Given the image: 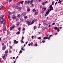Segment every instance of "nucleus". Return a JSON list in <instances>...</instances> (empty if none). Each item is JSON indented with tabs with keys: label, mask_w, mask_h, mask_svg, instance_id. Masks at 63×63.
Returning <instances> with one entry per match:
<instances>
[{
	"label": "nucleus",
	"mask_w": 63,
	"mask_h": 63,
	"mask_svg": "<svg viewBox=\"0 0 63 63\" xmlns=\"http://www.w3.org/2000/svg\"><path fill=\"white\" fill-rule=\"evenodd\" d=\"M49 13V9L48 10V11L47 12H46V14H47V15H48Z\"/></svg>",
	"instance_id": "obj_7"
},
{
	"label": "nucleus",
	"mask_w": 63,
	"mask_h": 63,
	"mask_svg": "<svg viewBox=\"0 0 63 63\" xmlns=\"http://www.w3.org/2000/svg\"><path fill=\"white\" fill-rule=\"evenodd\" d=\"M4 17V15H2L1 17H0V18L1 19H2Z\"/></svg>",
	"instance_id": "obj_13"
},
{
	"label": "nucleus",
	"mask_w": 63,
	"mask_h": 63,
	"mask_svg": "<svg viewBox=\"0 0 63 63\" xmlns=\"http://www.w3.org/2000/svg\"><path fill=\"white\" fill-rule=\"evenodd\" d=\"M54 29L55 30H57L58 29V28L57 27H54Z\"/></svg>",
	"instance_id": "obj_16"
},
{
	"label": "nucleus",
	"mask_w": 63,
	"mask_h": 63,
	"mask_svg": "<svg viewBox=\"0 0 63 63\" xmlns=\"http://www.w3.org/2000/svg\"><path fill=\"white\" fill-rule=\"evenodd\" d=\"M36 29V26H34V29L35 30Z\"/></svg>",
	"instance_id": "obj_49"
},
{
	"label": "nucleus",
	"mask_w": 63,
	"mask_h": 63,
	"mask_svg": "<svg viewBox=\"0 0 63 63\" xmlns=\"http://www.w3.org/2000/svg\"><path fill=\"white\" fill-rule=\"evenodd\" d=\"M38 14V12H35L34 14L35 15H37Z\"/></svg>",
	"instance_id": "obj_29"
},
{
	"label": "nucleus",
	"mask_w": 63,
	"mask_h": 63,
	"mask_svg": "<svg viewBox=\"0 0 63 63\" xmlns=\"http://www.w3.org/2000/svg\"><path fill=\"white\" fill-rule=\"evenodd\" d=\"M55 24L54 23H53L52 24L53 25H55Z\"/></svg>",
	"instance_id": "obj_56"
},
{
	"label": "nucleus",
	"mask_w": 63,
	"mask_h": 63,
	"mask_svg": "<svg viewBox=\"0 0 63 63\" xmlns=\"http://www.w3.org/2000/svg\"><path fill=\"white\" fill-rule=\"evenodd\" d=\"M46 21H47V20H44L43 22L44 23H46Z\"/></svg>",
	"instance_id": "obj_39"
},
{
	"label": "nucleus",
	"mask_w": 63,
	"mask_h": 63,
	"mask_svg": "<svg viewBox=\"0 0 63 63\" xmlns=\"http://www.w3.org/2000/svg\"><path fill=\"white\" fill-rule=\"evenodd\" d=\"M6 47H7V46L6 45H4L3 47H2V50H5V49H6Z\"/></svg>",
	"instance_id": "obj_2"
},
{
	"label": "nucleus",
	"mask_w": 63,
	"mask_h": 63,
	"mask_svg": "<svg viewBox=\"0 0 63 63\" xmlns=\"http://www.w3.org/2000/svg\"><path fill=\"white\" fill-rule=\"evenodd\" d=\"M23 19H20V21H21V22H22V21H23Z\"/></svg>",
	"instance_id": "obj_28"
},
{
	"label": "nucleus",
	"mask_w": 63,
	"mask_h": 63,
	"mask_svg": "<svg viewBox=\"0 0 63 63\" xmlns=\"http://www.w3.org/2000/svg\"><path fill=\"white\" fill-rule=\"evenodd\" d=\"M27 1H25V4H26V3H27Z\"/></svg>",
	"instance_id": "obj_55"
},
{
	"label": "nucleus",
	"mask_w": 63,
	"mask_h": 63,
	"mask_svg": "<svg viewBox=\"0 0 63 63\" xmlns=\"http://www.w3.org/2000/svg\"><path fill=\"white\" fill-rule=\"evenodd\" d=\"M26 23L27 24H28L30 25L31 24V22L30 21H29L28 20H27Z\"/></svg>",
	"instance_id": "obj_1"
},
{
	"label": "nucleus",
	"mask_w": 63,
	"mask_h": 63,
	"mask_svg": "<svg viewBox=\"0 0 63 63\" xmlns=\"http://www.w3.org/2000/svg\"><path fill=\"white\" fill-rule=\"evenodd\" d=\"M5 55H6V54L7 55V51H5Z\"/></svg>",
	"instance_id": "obj_23"
},
{
	"label": "nucleus",
	"mask_w": 63,
	"mask_h": 63,
	"mask_svg": "<svg viewBox=\"0 0 63 63\" xmlns=\"http://www.w3.org/2000/svg\"><path fill=\"white\" fill-rule=\"evenodd\" d=\"M12 1V0H10L9 2H11Z\"/></svg>",
	"instance_id": "obj_64"
},
{
	"label": "nucleus",
	"mask_w": 63,
	"mask_h": 63,
	"mask_svg": "<svg viewBox=\"0 0 63 63\" xmlns=\"http://www.w3.org/2000/svg\"><path fill=\"white\" fill-rule=\"evenodd\" d=\"M22 52V50H21L19 51V53H21Z\"/></svg>",
	"instance_id": "obj_35"
},
{
	"label": "nucleus",
	"mask_w": 63,
	"mask_h": 63,
	"mask_svg": "<svg viewBox=\"0 0 63 63\" xmlns=\"http://www.w3.org/2000/svg\"><path fill=\"white\" fill-rule=\"evenodd\" d=\"M19 23H17L16 25H19Z\"/></svg>",
	"instance_id": "obj_50"
},
{
	"label": "nucleus",
	"mask_w": 63,
	"mask_h": 63,
	"mask_svg": "<svg viewBox=\"0 0 63 63\" xmlns=\"http://www.w3.org/2000/svg\"><path fill=\"white\" fill-rule=\"evenodd\" d=\"M49 9V11H53V7L50 8Z\"/></svg>",
	"instance_id": "obj_11"
},
{
	"label": "nucleus",
	"mask_w": 63,
	"mask_h": 63,
	"mask_svg": "<svg viewBox=\"0 0 63 63\" xmlns=\"http://www.w3.org/2000/svg\"><path fill=\"white\" fill-rule=\"evenodd\" d=\"M26 15V13H23L21 14V16H24Z\"/></svg>",
	"instance_id": "obj_6"
},
{
	"label": "nucleus",
	"mask_w": 63,
	"mask_h": 63,
	"mask_svg": "<svg viewBox=\"0 0 63 63\" xmlns=\"http://www.w3.org/2000/svg\"><path fill=\"white\" fill-rule=\"evenodd\" d=\"M4 19H2V21H1L0 23V24H2V23H3V24H5V21H4Z\"/></svg>",
	"instance_id": "obj_4"
},
{
	"label": "nucleus",
	"mask_w": 63,
	"mask_h": 63,
	"mask_svg": "<svg viewBox=\"0 0 63 63\" xmlns=\"http://www.w3.org/2000/svg\"><path fill=\"white\" fill-rule=\"evenodd\" d=\"M45 2H43L42 3V5H46V4H45Z\"/></svg>",
	"instance_id": "obj_34"
},
{
	"label": "nucleus",
	"mask_w": 63,
	"mask_h": 63,
	"mask_svg": "<svg viewBox=\"0 0 63 63\" xmlns=\"http://www.w3.org/2000/svg\"><path fill=\"white\" fill-rule=\"evenodd\" d=\"M46 10H47V8H44V11H45Z\"/></svg>",
	"instance_id": "obj_40"
},
{
	"label": "nucleus",
	"mask_w": 63,
	"mask_h": 63,
	"mask_svg": "<svg viewBox=\"0 0 63 63\" xmlns=\"http://www.w3.org/2000/svg\"><path fill=\"white\" fill-rule=\"evenodd\" d=\"M13 19H15L16 18V17L14 16H12Z\"/></svg>",
	"instance_id": "obj_12"
},
{
	"label": "nucleus",
	"mask_w": 63,
	"mask_h": 63,
	"mask_svg": "<svg viewBox=\"0 0 63 63\" xmlns=\"http://www.w3.org/2000/svg\"><path fill=\"white\" fill-rule=\"evenodd\" d=\"M28 43V42H26V45H27V44Z\"/></svg>",
	"instance_id": "obj_60"
},
{
	"label": "nucleus",
	"mask_w": 63,
	"mask_h": 63,
	"mask_svg": "<svg viewBox=\"0 0 63 63\" xmlns=\"http://www.w3.org/2000/svg\"><path fill=\"white\" fill-rule=\"evenodd\" d=\"M52 5H51L50 6H49V8H52Z\"/></svg>",
	"instance_id": "obj_21"
},
{
	"label": "nucleus",
	"mask_w": 63,
	"mask_h": 63,
	"mask_svg": "<svg viewBox=\"0 0 63 63\" xmlns=\"http://www.w3.org/2000/svg\"><path fill=\"white\" fill-rule=\"evenodd\" d=\"M25 30V28H24L23 29V31H24V30Z\"/></svg>",
	"instance_id": "obj_53"
},
{
	"label": "nucleus",
	"mask_w": 63,
	"mask_h": 63,
	"mask_svg": "<svg viewBox=\"0 0 63 63\" xmlns=\"http://www.w3.org/2000/svg\"><path fill=\"white\" fill-rule=\"evenodd\" d=\"M11 14V13L10 12L8 11V15H10Z\"/></svg>",
	"instance_id": "obj_20"
},
{
	"label": "nucleus",
	"mask_w": 63,
	"mask_h": 63,
	"mask_svg": "<svg viewBox=\"0 0 63 63\" xmlns=\"http://www.w3.org/2000/svg\"><path fill=\"white\" fill-rule=\"evenodd\" d=\"M19 4H20V3L19 2H18L16 4L17 6H18V5H19Z\"/></svg>",
	"instance_id": "obj_22"
},
{
	"label": "nucleus",
	"mask_w": 63,
	"mask_h": 63,
	"mask_svg": "<svg viewBox=\"0 0 63 63\" xmlns=\"http://www.w3.org/2000/svg\"><path fill=\"white\" fill-rule=\"evenodd\" d=\"M8 18L9 19L10 18H11V17L9 15L8 16Z\"/></svg>",
	"instance_id": "obj_37"
},
{
	"label": "nucleus",
	"mask_w": 63,
	"mask_h": 63,
	"mask_svg": "<svg viewBox=\"0 0 63 63\" xmlns=\"http://www.w3.org/2000/svg\"><path fill=\"white\" fill-rule=\"evenodd\" d=\"M21 28L20 27L18 28V30H19V31H20V29H21Z\"/></svg>",
	"instance_id": "obj_31"
},
{
	"label": "nucleus",
	"mask_w": 63,
	"mask_h": 63,
	"mask_svg": "<svg viewBox=\"0 0 63 63\" xmlns=\"http://www.w3.org/2000/svg\"><path fill=\"white\" fill-rule=\"evenodd\" d=\"M4 44H5L4 43H3L2 44V45L3 46H4Z\"/></svg>",
	"instance_id": "obj_51"
},
{
	"label": "nucleus",
	"mask_w": 63,
	"mask_h": 63,
	"mask_svg": "<svg viewBox=\"0 0 63 63\" xmlns=\"http://www.w3.org/2000/svg\"><path fill=\"white\" fill-rule=\"evenodd\" d=\"M21 48L22 49H23V48H24V47L23 46H22L21 47Z\"/></svg>",
	"instance_id": "obj_30"
},
{
	"label": "nucleus",
	"mask_w": 63,
	"mask_h": 63,
	"mask_svg": "<svg viewBox=\"0 0 63 63\" xmlns=\"http://www.w3.org/2000/svg\"><path fill=\"white\" fill-rule=\"evenodd\" d=\"M9 47L10 48H12V46H9Z\"/></svg>",
	"instance_id": "obj_58"
},
{
	"label": "nucleus",
	"mask_w": 63,
	"mask_h": 63,
	"mask_svg": "<svg viewBox=\"0 0 63 63\" xmlns=\"http://www.w3.org/2000/svg\"><path fill=\"white\" fill-rule=\"evenodd\" d=\"M34 22V21L33 20L32 21V22L31 24H33V23Z\"/></svg>",
	"instance_id": "obj_32"
},
{
	"label": "nucleus",
	"mask_w": 63,
	"mask_h": 63,
	"mask_svg": "<svg viewBox=\"0 0 63 63\" xmlns=\"http://www.w3.org/2000/svg\"><path fill=\"white\" fill-rule=\"evenodd\" d=\"M38 12V10L37 9L35 10V12Z\"/></svg>",
	"instance_id": "obj_46"
},
{
	"label": "nucleus",
	"mask_w": 63,
	"mask_h": 63,
	"mask_svg": "<svg viewBox=\"0 0 63 63\" xmlns=\"http://www.w3.org/2000/svg\"><path fill=\"white\" fill-rule=\"evenodd\" d=\"M16 9H18V6H16Z\"/></svg>",
	"instance_id": "obj_25"
},
{
	"label": "nucleus",
	"mask_w": 63,
	"mask_h": 63,
	"mask_svg": "<svg viewBox=\"0 0 63 63\" xmlns=\"http://www.w3.org/2000/svg\"><path fill=\"white\" fill-rule=\"evenodd\" d=\"M35 9H33L32 10V11L33 12H35Z\"/></svg>",
	"instance_id": "obj_36"
},
{
	"label": "nucleus",
	"mask_w": 63,
	"mask_h": 63,
	"mask_svg": "<svg viewBox=\"0 0 63 63\" xmlns=\"http://www.w3.org/2000/svg\"><path fill=\"white\" fill-rule=\"evenodd\" d=\"M42 5H41L40 7V9H41L42 8Z\"/></svg>",
	"instance_id": "obj_48"
},
{
	"label": "nucleus",
	"mask_w": 63,
	"mask_h": 63,
	"mask_svg": "<svg viewBox=\"0 0 63 63\" xmlns=\"http://www.w3.org/2000/svg\"><path fill=\"white\" fill-rule=\"evenodd\" d=\"M6 26L4 27L3 28V32H4V31H6Z\"/></svg>",
	"instance_id": "obj_10"
},
{
	"label": "nucleus",
	"mask_w": 63,
	"mask_h": 63,
	"mask_svg": "<svg viewBox=\"0 0 63 63\" xmlns=\"http://www.w3.org/2000/svg\"><path fill=\"white\" fill-rule=\"evenodd\" d=\"M23 1H22L21 2V4H23Z\"/></svg>",
	"instance_id": "obj_52"
},
{
	"label": "nucleus",
	"mask_w": 63,
	"mask_h": 63,
	"mask_svg": "<svg viewBox=\"0 0 63 63\" xmlns=\"http://www.w3.org/2000/svg\"><path fill=\"white\" fill-rule=\"evenodd\" d=\"M57 31L58 32H59V31H60V30L59 29V28L58 29Z\"/></svg>",
	"instance_id": "obj_42"
},
{
	"label": "nucleus",
	"mask_w": 63,
	"mask_h": 63,
	"mask_svg": "<svg viewBox=\"0 0 63 63\" xmlns=\"http://www.w3.org/2000/svg\"><path fill=\"white\" fill-rule=\"evenodd\" d=\"M27 4H29V3H30V1H28L27 2Z\"/></svg>",
	"instance_id": "obj_38"
},
{
	"label": "nucleus",
	"mask_w": 63,
	"mask_h": 63,
	"mask_svg": "<svg viewBox=\"0 0 63 63\" xmlns=\"http://www.w3.org/2000/svg\"><path fill=\"white\" fill-rule=\"evenodd\" d=\"M18 10H21V7H19V8H18Z\"/></svg>",
	"instance_id": "obj_18"
},
{
	"label": "nucleus",
	"mask_w": 63,
	"mask_h": 63,
	"mask_svg": "<svg viewBox=\"0 0 63 63\" xmlns=\"http://www.w3.org/2000/svg\"><path fill=\"white\" fill-rule=\"evenodd\" d=\"M14 43L15 44H17L18 43V41H16V40H15L14 41Z\"/></svg>",
	"instance_id": "obj_8"
},
{
	"label": "nucleus",
	"mask_w": 63,
	"mask_h": 63,
	"mask_svg": "<svg viewBox=\"0 0 63 63\" xmlns=\"http://www.w3.org/2000/svg\"><path fill=\"white\" fill-rule=\"evenodd\" d=\"M57 4V2H56L55 3V5H56Z\"/></svg>",
	"instance_id": "obj_59"
},
{
	"label": "nucleus",
	"mask_w": 63,
	"mask_h": 63,
	"mask_svg": "<svg viewBox=\"0 0 63 63\" xmlns=\"http://www.w3.org/2000/svg\"><path fill=\"white\" fill-rule=\"evenodd\" d=\"M44 11L43 10L41 12L42 14H43V13H44Z\"/></svg>",
	"instance_id": "obj_47"
},
{
	"label": "nucleus",
	"mask_w": 63,
	"mask_h": 63,
	"mask_svg": "<svg viewBox=\"0 0 63 63\" xmlns=\"http://www.w3.org/2000/svg\"><path fill=\"white\" fill-rule=\"evenodd\" d=\"M52 36V35H50L49 36V37H51Z\"/></svg>",
	"instance_id": "obj_63"
},
{
	"label": "nucleus",
	"mask_w": 63,
	"mask_h": 63,
	"mask_svg": "<svg viewBox=\"0 0 63 63\" xmlns=\"http://www.w3.org/2000/svg\"><path fill=\"white\" fill-rule=\"evenodd\" d=\"M48 40H50V37H48Z\"/></svg>",
	"instance_id": "obj_54"
},
{
	"label": "nucleus",
	"mask_w": 63,
	"mask_h": 63,
	"mask_svg": "<svg viewBox=\"0 0 63 63\" xmlns=\"http://www.w3.org/2000/svg\"><path fill=\"white\" fill-rule=\"evenodd\" d=\"M15 25H13L12 26V27H11L10 29V30H12V29L13 28H15Z\"/></svg>",
	"instance_id": "obj_5"
},
{
	"label": "nucleus",
	"mask_w": 63,
	"mask_h": 63,
	"mask_svg": "<svg viewBox=\"0 0 63 63\" xmlns=\"http://www.w3.org/2000/svg\"><path fill=\"white\" fill-rule=\"evenodd\" d=\"M44 39L46 40V39H48V37H44Z\"/></svg>",
	"instance_id": "obj_19"
},
{
	"label": "nucleus",
	"mask_w": 63,
	"mask_h": 63,
	"mask_svg": "<svg viewBox=\"0 0 63 63\" xmlns=\"http://www.w3.org/2000/svg\"><path fill=\"white\" fill-rule=\"evenodd\" d=\"M7 55H5L4 54H3L2 55V57L3 59H4V58H5V57L6 56H7Z\"/></svg>",
	"instance_id": "obj_3"
},
{
	"label": "nucleus",
	"mask_w": 63,
	"mask_h": 63,
	"mask_svg": "<svg viewBox=\"0 0 63 63\" xmlns=\"http://www.w3.org/2000/svg\"><path fill=\"white\" fill-rule=\"evenodd\" d=\"M12 7H13V8H15V7H16V5H12Z\"/></svg>",
	"instance_id": "obj_17"
},
{
	"label": "nucleus",
	"mask_w": 63,
	"mask_h": 63,
	"mask_svg": "<svg viewBox=\"0 0 63 63\" xmlns=\"http://www.w3.org/2000/svg\"><path fill=\"white\" fill-rule=\"evenodd\" d=\"M27 12H29L30 11V9L28 7H27Z\"/></svg>",
	"instance_id": "obj_9"
},
{
	"label": "nucleus",
	"mask_w": 63,
	"mask_h": 63,
	"mask_svg": "<svg viewBox=\"0 0 63 63\" xmlns=\"http://www.w3.org/2000/svg\"><path fill=\"white\" fill-rule=\"evenodd\" d=\"M32 7H34V4H32Z\"/></svg>",
	"instance_id": "obj_45"
},
{
	"label": "nucleus",
	"mask_w": 63,
	"mask_h": 63,
	"mask_svg": "<svg viewBox=\"0 0 63 63\" xmlns=\"http://www.w3.org/2000/svg\"><path fill=\"white\" fill-rule=\"evenodd\" d=\"M24 38V37H23L22 36V40H23V39Z\"/></svg>",
	"instance_id": "obj_57"
},
{
	"label": "nucleus",
	"mask_w": 63,
	"mask_h": 63,
	"mask_svg": "<svg viewBox=\"0 0 63 63\" xmlns=\"http://www.w3.org/2000/svg\"><path fill=\"white\" fill-rule=\"evenodd\" d=\"M0 7H1V8H4V5H1V6Z\"/></svg>",
	"instance_id": "obj_27"
},
{
	"label": "nucleus",
	"mask_w": 63,
	"mask_h": 63,
	"mask_svg": "<svg viewBox=\"0 0 63 63\" xmlns=\"http://www.w3.org/2000/svg\"><path fill=\"white\" fill-rule=\"evenodd\" d=\"M24 17L26 19V18H27V16H25Z\"/></svg>",
	"instance_id": "obj_26"
},
{
	"label": "nucleus",
	"mask_w": 63,
	"mask_h": 63,
	"mask_svg": "<svg viewBox=\"0 0 63 63\" xmlns=\"http://www.w3.org/2000/svg\"><path fill=\"white\" fill-rule=\"evenodd\" d=\"M38 39L39 40H41V39H42V38H41V37H39L38 38Z\"/></svg>",
	"instance_id": "obj_41"
},
{
	"label": "nucleus",
	"mask_w": 63,
	"mask_h": 63,
	"mask_svg": "<svg viewBox=\"0 0 63 63\" xmlns=\"http://www.w3.org/2000/svg\"><path fill=\"white\" fill-rule=\"evenodd\" d=\"M9 53H11V52H12V51L11 50H9Z\"/></svg>",
	"instance_id": "obj_43"
},
{
	"label": "nucleus",
	"mask_w": 63,
	"mask_h": 63,
	"mask_svg": "<svg viewBox=\"0 0 63 63\" xmlns=\"http://www.w3.org/2000/svg\"><path fill=\"white\" fill-rule=\"evenodd\" d=\"M33 3V0H32L31 1H30V4H32Z\"/></svg>",
	"instance_id": "obj_14"
},
{
	"label": "nucleus",
	"mask_w": 63,
	"mask_h": 63,
	"mask_svg": "<svg viewBox=\"0 0 63 63\" xmlns=\"http://www.w3.org/2000/svg\"><path fill=\"white\" fill-rule=\"evenodd\" d=\"M30 44L31 45H33V43H31Z\"/></svg>",
	"instance_id": "obj_62"
},
{
	"label": "nucleus",
	"mask_w": 63,
	"mask_h": 63,
	"mask_svg": "<svg viewBox=\"0 0 63 63\" xmlns=\"http://www.w3.org/2000/svg\"><path fill=\"white\" fill-rule=\"evenodd\" d=\"M20 33V32L19 31H18L16 33V34L18 35V34H19Z\"/></svg>",
	"instance_id": "obj_15"
},
{
	"label": "nucleus",
	"mask_w": 63,
	"mask_h": 63,
	"mask_svg": "<svg viewBox=\"0 0 63 63\" xmlns=\"http://www.w3.org/2000/svg\"><path fill=\"white\" fill-rule=\"evenodd\" d=\"M42 43H45V41L44 40H43L42 41Z\"/></svg>",
	"instance_id": "obj_44"
},
{
	"label": "nucleus",
	"mask_w": 63,
	"mask_h": 63,
	"mask_svg": "<svg viewBox=\"0 0 63 63\" xmlns=\"http://www.w3.org/2000/svg\"><path fill=\"white\" fill-rule=\"evenodd\" d=\"M54 1H53L52 2V5H54Z\"/></svg>",
	"instance_id": "obj_33"
},
{
	"label": "nucleus",
	"mask_w": 63,
	"mask_h": 63,
	"mask_svg": "<svg viewBox=\"0 0 63 63\" xmlns=\"http://www.w3.org/2000/svg\"><path fill=\"white\" fill-rule=\"evenodd\" d=\"M35 45L36 46H37V45H38V44H35Z\"/></svg>",
	"instance_id": "obj_61"
},
{
	"label": "nucleus",
	"mask_w": 63,
	"mask_h": 63,
	"mask_svg": "<svg viewBox=\"0 0 63 63\" xmlns=\"http://www.w3.org/2000/svg\"><path fill=\"white\" fill-rule=\"evenodd\" d=\"M20 16V14H18L17 16V17H19Z\"/></svg>",
	"instance_id": "obj_24"
}]
</instances>
